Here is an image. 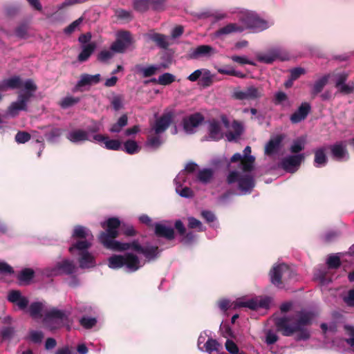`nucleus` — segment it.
Returning <instances> with one entry per match:
<instances>
[{
	"label": "nucleus",
	"instance_id": "obj_14",
	"mask_svg": "<svg viewBox=\"0 0 354 354\" xmlns=\"http://www.w3.org/2000/svg\"><path fill=\"white\" fill-rule=\"evenodd\" d=\"M131 42L132 39L129 32H120L116 40L111 44V50L114 53H123L131 46Z\"/></svg>",
	"mask_w": 354,
	"mask_h": 354
},
{
	"label": "nucleus",
	"instance_id": "obj_26",
	"mask_svg": "<svg viewBox=\"0 0 354 354\" xmlns=\"http://www.w3.org/2000/svg\"><path fill=\"white\" fill-rule=\"evenodd\" d=\"M66 138L73 143L93 140L89 138L88 132L83 129H75L69 132L66 136Z\"/></svg>",
	"mask_w": 354,
	"mask_h": 354
},
{
	"label": "nucleus",
	"instance_id": "obj_49",
	"mask_svg": "<svg viewBox=\"0 0 354 354\" xmlns=\"http://www.w3.org/2000/svg\"><path fill=\"white\" fill-rule=\"evenodd\" d=\"M119 228H120L122 233L126 236H134L138 233L131 224L120 223Z\"/></svg>",
	"mask_w": 354,
	"mask_h": 354
},
{
	"label": "nucleus",
	"instance_id": "obj_24",
	"mask_svg": "<svg viewBox=\"0 0 354 354\" xmlns=\"http://www.w3.org/2000/svg\"><path fill=\"white\" fill-rule=\"evenodd\" d=\"M212 18L214 21H220L230 18L228 12L223 10H203L201 12V21L205 19ZM202 24L201 23V26Z\"/></svg>",
	"mask_w": 354,
	"mask_h": 354
},
{
	"label": "nucleus",
	"instance_id": "obj_1",
	"mask_svg": "<svg viewBox=\"0 0 354 354\" xmlns=\"http://www.w3.org/2000/svg\"><path fill=\"white\" fill-rule=\"evenodd\" d=\"M254 162L255 157L251 155V147L247 146L243 154L234 153L228 162L227 182L229 185L236 184L241 195L250 194L255 186Z\"/></svg>",
	"mask_w": 354,
	"mask_h": 354
},
{
	"label": "nucleus",
	"instance_id": "obj_45",
	"mask_svg": "<svg viewBox=\"0 0 354 354\" xmlns=\"http://www.w3.org/2000/svg\"><path fill=\"white\" fill-rule=\"evenodd\" d=\"M151 6L149 0H134L133 8L140 12H144L149 10Z\"/></svg>",
	"mask_w": 354,
	"mask_h": 354
},
{
	"label": "nucleus",
	"instance_id": "obj_21",
	"mask_svg": "<svg viewBox=\"0 0 354 354\" xmlns=\"http://www.w3.org/2000/svg\"><path fill=\"white\" fill-rule=\"evenodd\" d=\"M93 140L97 142H104L106 149L109 150L118 151L122 149L121 142L118 140L109 139V137L102 134H95Z\"/></svg>",
	"mask_w": 354,
	"mask_h": 354
},
{
	"label": "nucleus",
	"instance_id": "obj_55",
	"mask_svg": "<svg viewBox=\"0 0 354 354\" xmlns=\"http://www.w3.org/2000/svg\"><path fill=\"white\" fill-rule=\"evenodd\" d=\"M113 53L111 50H104L100 51L97 55V60L102 63H106L113 57Z\"/></svg>",
	"mask_w": 354,
	"mask_h": 354
},
{
	"label": "nucleus",
	"instance_id": "obj_6",
	"mask_svg": "<svg viewBox=\"0 0 354 354\" xmlns=\"http://www.w3.org/2000/svg\"><path fill=\"white\" fill-rule=\"evenodd\" d=\"M327 267L322 266L317 268L314 274V279L321 285H326L333 280L330 269L337 268L340 266V258L337 254H333L328 257Z\"/></svg>",
	"mask_w": 354,
	"mask_h": 354
},
{
	"label": "nucleus",
	"instance_id": "obj_18",
	"mask_svg": "<svg viewBox=\"0 0 354 354\" xmlns=\"http://www.w3.org/2000/svg\"><path fill=\"white\" fill-rule=\"evenodd\" d=\"M75 271V266L73 261L64 259L56 263V265L51 269L50 274L53 276H57L62 274H72Z\"/></svg>",
	"mask_w": 354,
	"mask_h": 354
},
{
	"label": "nucleus",
	"instance_id": "obj_62",
	"mask_svg": "<svg viewBox=\"0 0 354 354\" xmlns=\"http://www.w3.org/2000/svg\"><path fill=\"white\" fill-rule=\"evenodd\" d=\"M29 337L34 343H41L44 338V333L41 331L31 330L30 332Z\"/></svg>",
	"mask_w": 354,
	"mask_h": 354
},
{
	"label": "nucleus",
	"instance_id": "obj_22",
	"mask_svg": "<svg viewBox=\"0 0 354 354\" xmlns=\"http://www.w3.org/2000/svg\"><path fill=\"white\" fill-rule=\"evenodd\" d=\"M310 111V106L307 102H303L298 109L290 118L292 123L297 124L304 120Z\"/></svg>",
	"mask_w": 354,
	"mask_h": 354
},
{
	"label": "nucleus",
	"instance_id": "obj_30",
	"mask_svg": "<svg viewBox=\"0 0 354 354\" xmlns=\"http://www.w3.org/2000/svg\"><path fill=\"white\" fill-rule=\"evenodd\" d=\"M91 246V243L86 239H81L73 243L69 248V252L74 254L77 251V254L88 251V249Z\"/></svg>",
	"mask_w": 354,
	"mask_h": 354
},
{
	"label": "nucleus",
	"instance_id": "obj_59",
	"mask_svg": "<svg viewBox=\"0 0 354 354\" xmlns=\"http://www.w3.org/2000/svg\"><path fill=\"white\" fill-rule=\"evenodd\" d=\"M214 171L212 169H203L201 170V183H207L213 177Z\"/></svg>",
	"mask_w": 354,
	"mask_h": 354
},
{
	"label": "nucleus",
	"instance_id": "obj_19",
	"mask_svg": "<svg viewBox=\"0 0 354 354\" xmlns=\"http://www.w3.org/2000/svg\"><path fill=\"white\" fill-rule=\"evenodd\" d=\"M331 155L334 159L338 161L347 160L348 153L345 142H339L330 147Z\"/></svg>",
	"mask_w": 354,
	"mask_h": 354
},
{
	"label": "nucleus",
	"instance_id": "obj_63",
	"mask_svg": "<svg viewBox=\"0 0 354 354\" xmlns=\"http://www.w3.org/2000/svg\"><path fill=\"white\" fill-rule=\"evenodd\" d=\"M292 80H297L301 75L306 74V70L301 67H296L290 70Z\"/></svg>",
	"mask_w": 354,
	"mask_h": 354
},
{
	"label": "nucleus",
	"instance_id": "obj_46",
	"mask_svg": "<svg viewBox=\"0 0 354 354\" xmlns=\"http://www.w3.org/2000/svg\"><path fill=\"white\" fill-rule=\"evenodd\" d=\"M201 215L210 227H215L217 226V220L214 213L210 211H203Z\"/></svg>",
	"mask_w": 354,
	"mask_h": 354
},
{
	"label": "nucleus",
	"instance_id": "obj_12",
	"mask_svg": "<svg viewBox=\"0 0 354 354\" xmlns=\"http://www.w3.org/2000/svg\"><path fill=\"white\" fill-rule=\"evenodd\" d=\"M271 299L266 296H259L247 300H238L234 307H245L252 310H257L259 308H268L271 304Z\"/></svg>",
	"mask_w": 354,
	"mask_h": 354
},
{
	"label": "nucleus",
	"instance_id": "obj_50",
	"mask_svg": "<svg viewBox=\"0 0 354 354\" xmlns=\"http://www.w3.org/2000/svg\"><path fill=\"white\" fill-rule=\"evenodd\" d=\"M6 80L8 88L15 89L22 86V82L19 76H14L10 78L6 79Z\"/></svg>",
	"mask_w": 354,
	"mask_h": 354
},
{
	"label": "nucleus",
	"instance_id": "obj_4",
	"mask_svg": "<svg viewBox=\"0 0 354 354\" xmlns=\"http://www.w3.org/2000/svg\"><path fill=\"white\" fill-rule=\"evenodd\" d=\"M237 18L245 27V30L248 28L254 32L263 31L273 24L272 21L262 19L248 11H239Z\"/></svg>",
	"mask_w": 354,
	"mask_h": 354
},
{
	"label": "nucleus",
	"instance_id": "obj_28",
	"mask_svg": "<svg viewBox=\"0 0 354 354\" xmlns=\"http://www.w3.org/2000/svg\"><path fill=\"white\" fill-rule=\"evenodd\" d=\"M282 138L279 136L272 138L265 147V154L273 156L276 154L280 147Z\"/></svg>",
	"mask_w": 354,
	"mask_h": 354
},
{
	"label": "nucleus",
	"instance_id": "obj_52",
	"mask_svg": "<svg viewBox=\"0 0 354 354\" xmlns=\"http://www.w3.org/2000/svg\"><path fill=\"white\" fill-rule=\"evenodd\" d=\"M80 102L79 97H75L72 96H68L64 97L62 102H60V106L63 109H66L70 106H72L76 104H77Z\"/></svg>",
	"mask_w": 354,
	"mask_h": 354
},
{
	"label": "nucleus",
	"instance_id": "obj_40",
	"mask_svg": "<svg viewBox=\"0 0 354 354\" xmlns=\"http://www.w3.org/2000/svg\"><path fill=\"white\" fill-rule=\"evenodd\" d=\"M214 75L208 70H201V86L207 87L214 82Z\"/></svg>",
	"mask_w": 354,
	"mask_h": 354
},
{
	"label": "nucleus",
	"instance_id": "obj_32",
	"mask_svg": "<svg viewBox=\"0 0 354 354\" xmlns=\"http://www.w3.org/2000/svg\"><path fill=\"white\" fill-rule=\"evenodd\" d=\"M79 256L78 261L81 268H90L95 266L94 257L88 251L83 252L79 254Z\"/></svg>",
	"mask_w": 354,
	"mask_h": 354
},
{
	"label": "nucleus",
	"instance_id": "obj_61",
	"mask_svg": "<svg viewBox=\"0 0 354 354\" xmlns=\"http://www.w3.org/2000/svg\"><path fill=\"white\" fill-rule=\"evenodd\" d=\"M216 53L215 48L207 45H201V56L210 57Z\"/></svg>",
	"mask_w": 354,
	"mask_h": 354
},
{
	"label": "nucleus",
	"instance_id": "obj_51",
	"mask_svg": "<svg viewBox=\"0 0 354 354\" xmlns=\"http://www.w3.org/2000/svg\"><path fill=\"white\" fill-rule=\"evenodd\" d=\"M124 96L122 95H116L113 97L111 104L113 109L118 111L123 108Z\"/></svg>",
	"mask_w": 354,
	"mask_h": 354
},
{
	"label": "nucleus",
	"instance_id": "obj_8",
	"mask_svg": "<svg viewBox=\"0 0 354 354\" xmlns=\"http://www.w3.org/2000/svg\"><path fill=\"white\" fill-rule=\"evenodd\" d=\"M294 274L293 270L284 263L274 266L270 272L271 283L279 288H284L283 280L287 281Z\"/></svg>",
	"mask_w": 354,
	"mask_h": 354
},
{
	"label": "nucleus",
	"instance_id": "obj_43",
	"mask_svg": "<svg viewBox=\"0 0 354 354\" xmlns=\"http://www.w3.org/2000/svg\"><path fill=\"white\" fill-rule=\"evenodd\" d=\"M151 40L156 43V44L164 49L167 48L169 43L167 40V37L160 33H154L151 37Z\"/></svg>",
	"mask_w": 354,
	"mask_h": 354
},
{
	"label": "nucleus",
	"instance_id": "obj_36",
	"mask_svg": "<svg viewBox=\"0 0 354 354\" xmlns=\"http://www.w3.org/2000/svg\"><path fill=\"white\" fill-rule=\"evenodd\" d=\"M273 102L276 105H280L283 108H288L291 106V102L286 93L278 91L274 95Z\"/></svg>",
	"mask_w": 354,
	"mask_h": 354
},
{
	"label": "nucleus",
	"instance_id": "obj_60",
	"mask_svg": "<svg viewBox=\"0 0 354 354\" xmlns=\"http://www.w3.org/2000/svg\"><path fill=\"white\" fill-rule=\"evenodd\" d=\"M219 346L218 343L214 339H209L205 344V351L209 354H214V352H216Z\"/></svg>",
	"mask_w": 354,
	"mask_h": 354
},
{
	"label": "nucleus",
	"instance_id": "obj_23",
	"mask_svg": "<svg viewBox=\"0 0 354 354\" xmlns=\"http://www.w3.org/2000/svg\"><path fill=\"white\" fill-rule=\"evenodd\" d=\"M154 233L158 237H162L167 240L171 241L175 238L174 230L161 223H156L154 225Z\"/></svg>",
	"mask_w": 354,
	"mask_h": 354
},
{
	"label": "nucleus",
	"instance_id": "obj_11",
	"mask_svg": "<svg viewBox=\"0 0 354 354\" xmlns=\"http://www.w3.org/2000/svg\"><path fill=\"white\" fill-rule=\"evenodd\" d=\"M263 95V88L250 86L245 90L236 88L232 93V97L239 100H255Z\"/></svg>",
	"mask_w": 354,
	"mask_h": 354
},
{
	"label": "nucleus",
	"instance_id": "obj_27",
	"mask_svg": "<svg viewBox=\"0 0 354 354\" xmlns=\"http://www.w3.org/2000/svg\"><path fill=\"white\" fill-rule=\"evenodd\" d=\"M51 319H59L62 322L68 321V315L63 310L53 308L45 314L43 322L48 323Z\"/></svg>",
	"mask_w": 354,
	"mask_h": 354
},
{
	"label": "nucleus",
	"instance_id": "obj_2",
	"mask_svg": "<svg viewBox=\"0 0 354 354\" xmlns=\"http://www.w3.org/2000/svg\"><path fill=\"white\" fill-rule=\"evenodd\" d=\"M316 317L314 311L301 310L292 315L277 317L274 324L278 331L286 337L294 335L296 341H306L310 337V326Z\"/></svg>",
	"mask_w": 354,
	"mask_h": 354
},
{
	"label": "nucleus",
	"instance_id": "obj_33",
	"mask_svg": "<svg viewBox=\"0 0 354 354\" xmlns=\"http://www.w3.org/2000/svg\"><path fill=\"white\" fill-rule=\"evenodd\" d=\"M96 48L95 42L88 43L83 46L82 50L77 57V59L80 62H84L88 59Z\"/></svg>",
	"mask_w": 354,
	"mask_h": 354
},
{
	"label": "nucleus",
	"instance_id": "obj_39",
	"mask_svg": "<svg viewBox=\"0 0 354 354\" xmlns=\"http://www.w3.org/2000/svg\"><path fill=\"white\" fill-rule=\"evenodd\" d=\"M198 165L194 162H189L186 165L184 170L181 171L174 179L176 184H180L181 181H184L185 176L187 174H192L197 168Z\"/></svg>",
	"mask_w": 354,
	"mask_h": 354
},
{
	"label": "nucleus",
	"instance_id": "obj_5",
	"mask_svg": "<svg viewBox=\"0 0 354 354\" xmlns=\"http://www.w3.org/2000/svg\"><path fill=\"white\" fill-rule=\"evenodd\" d=\"M108 266L111 269H120L123 266L131 272H135L140 268V260L133 253H126L124 255L113 254L109 258Z\"/></svg>",
	"mask_w": 354,
	"mask_h": 354
},
{
	"label": "nucleus",
	"instance_id": "obj_41",
	"mask_svg": "<svg viewBox=\"0 0 354 354\" xmlns=\"http://www.w3.org/2000/svg\"><path fill=\"white\" fill-rule=\"evenodd\" d=\"M122 150L128 154L132 155L138 153L140 150V147L136 141L128 140L124 143Z\"/></svg>",
	"mask_w": 354,
	"mask_h": 354
},
{
	"label": "nucleus",
	"instance_id": "obj_38",
	"mask_svg": "<svg viewBox=\"0 0 354 354\" xmlns=\"http://www.w3.org/2000/svg\"><path fill=\"white\" fill-rule=\"evenodd\" d=\"M35 272L31 268L23 269L17 275V279L19 281L20 284H28L34 278Z\"/></svg>",
	"mask_w": 354,
	"mask_h": 354
},
{
	"label": "nucleus",
	"instance_id": "obj_54",
	"mask_svg": "<svg viewBox=\"0 0 354 354\" xmlns=\"http://www.w3.org/2000/svg\"><path fill=\"white\" fill-rule=\"evenodd\" d=\"M175 81V76L171 73H165L159 76V84L166 86Z\"/></svg>",
	"mask_w": 354,
	"mask_h": 354
},
{
	"label": "nucleus",
	"instance_id": "obj_57",
	"mask_svg": "<svg viewBox=\"0 0 354 354\" xmlns=\"http://www.w3.org/2000/svg\"><path fill=\"white\" fill-rule=\"evenodd\" d=\"M80 323L84 328L90 329L95 326L97 320L95 318L83 317L80 320Z\"/></svg>",
	"mask_w": 354,
	"mask_h": 354
},
{
	"label": "nucleus",
	"instance_id": "obj_7",
	"mask_svg": "<svg viewBox=\"0 0 354 354\" xmlns=\"http://www.w3.org/2000/svg\"><path fill=\"white\" fill-rule=\"evenodd\" d=\"M258 62L266 64H270L276 61H286L290 58L287 50L281 46H274L268 48L264 52H259L256 54Z\"/></svg>",
	"mask_w": 354,
	"mask_h": 354
},
{
	"label": "nucleus",
	"instance_id": "obj_13",
	"mask_svg": "<svg viewBox=\"0 0 354 354\" xmlns=\"http://www.w3.org/2000/svg\"><path fill=\"white\" fill-rule=\"evenodd\" d=\"M204 118L201 116V126L203 125L208 133V136L204 137L205 140H218L223 137L219 122L212 120L208 122H203Z\"/></svg>",
	"mask_w": 354,
	"mask_h": 354
},
{
	"label": "nucleus",
	"instance_id": "obj_15",
	"mask_svg": "<svg viewBox=\"0 0 354 354\" xmlns=\"http://www.w3.org/2000/svg\"><path fill=\"white\" fill-rule=\"evenodd\" d=\"M30 101L29 94H19L17 100L10 104L8 109V113L12 117H16L19 111L28 110L27 104Z\"/></svg>",
	"mask_w": 354,
	"mask_h": 354
},
{
	"label": "nucleus",
	"instance_id": "obj_42",
	"mask_svg": "<svg viewBox=\"0 0 354 354\" xmlns=\"http://www.w3.org/2000/svg\"><path fill=\"white\" fill-rule=\"evenodd\" d=\"M90 231L85 227L82 225H76L73 229L72 237L73 239H86Z\"/></svg>",
	"mask_w": 354,
	"mask_h": 354
},
{
	"label": "nucleus",
	"instance_id": "obj_17",
	"mask_svg": "<svg viewBox=\"0 0 354 354\" xmlns=\"http://www.w3.org/2000/svg\"><path fill=\"white\" fill-rule=\"evenodd\" d=\"M101 80L102 77L99 73L95 75L82 73L80 75V80L73 88V91H82L83 87L97 84L100 82Z\"/></svg>",
	"mask_w": 354,
	"mask_h": 354
},
{
	"label": "nucleus",
	"instance_id": "obj_56",
	"mask_svg": "<svg viewBox=\"0 0 354 354\" xmlns=\"http://www.w3.org/2000/svg\"><path fill=\"white\" fill-rule=\"evenodd\" d=\"M15 334V329L11 326H6L0 330V335L3 340L10 339Z\"/></svg>",
	"mask_w": 354,
	"mask_h": 354
},
{
	"label": "nucleus",
	"instance_id": "obj_44",
	"mask_svg": "<svg viewBox=\"0 0 354 354\" xmlns=\"http://www.w3.org/2000/svg\"><path fill=\"white\" fill-rule=\"evenodd\" d=\"M306 145V138L304 137H300L293 140L290 151L292 153H298L304 149Z\"/></svg>",
	"mask_w": 354,
	"mask_h": 354
},
{
	"label": "nucleus",
	"instance_id": "obj_10",
	"mask_svg": "<svg viewBox=\"0 0 354 354\" xmlns=\"http://www.w3.org/2000/svg\"><path fill=\"white\" fill-rule=\"evenodd\" d=\"M245 30V27L239 23H228L219 28L212 34L214 40L223 41L229 35L234 33H241Z\"/></svg>",
	"mask_w": 354,
	"mask_h": 354
},
{
	"label": "nucleus",
	"instance_id": "obj_58",
	"mask_svg": "<svg viewBox=\"0 0 354 354\" xmlns=\"http://www.w3.org/2000/svg\"><path fill=\"white\" fill-rule=\"evenodd\" d=\"M31 136L26 131H19L15 135V141L17 143L24 144L30 140Z\"/></svg>",
	"mask_w": 354,
	"mask_h": 354
},
{
	"label": "nucleus",
	"instance_id": "obj_25",
	"mask_svg": "<svg viewBox=\"0 0 354 354\" xmlns=\"http://www.w3.org/2000/svg\"><path fill=\"white\" fill-rule=\"evenodd\" d=\"M199 125V113H195L188 117L183 119V126L184 131L187 133H193L194 127Z\"/></svg>",
	"mask_w": 354,
	"mask_h": 354
},
{
	"label": "nucleus",
	"instance_id": "obj_20",
	"mask_svg": "<svg viewBox=\"0 0 354 354\" xmlns=\"http://www.w3.org/2000/svg\"><path fill=\"white\" fill-rule=\"evenodd\" d=\"M172 113H167L163 114L160 118L156 120L153 127L156 134H160L165 132L169 127L172 122Z\"/></svg>",
	"mask_w": 354,
	"mask_h": 354
},
{
	"label": "nucleus",
	"instance_id": "obj_16",
	"mask_svg": "<svg viewBox=\"0 0 354 354\" xmlns=\"http://www.w3.org/2000/svg\"><path fill=\"white\" fill-rule=\"evenodd\" d=\"M304 160V155L299 153L285 157L281 161V167L288 172L294 173Z\"/></svg>",
	"mask_w": 354,
	"mask_h": 354
},
{
	"label": "nucleus",
	"instance_id": "obj_31",
	"mask_svg": "<svg viewBox=\"0 0 354 354\" xmlns=\"http://www.w3.org/2000/svg\"><path fill=\"white\" fill-rule=\"evenodd\" d=\"M330 77V74H326L318 78L312 85L311 94L317 95L319 93L324 86L328 83Z\"/></svg>",
	"mask_w": 354,
	"mask_h": 354
},
{
	"label": "nucleus",
	"instance_id": "obj_34",
	"mask_svg": "<svg viewBox=\"0 0 354 354\" xmlns=\"http://www.w3.org/2000/svg\"><path fill=\"white\" fill-rule=\"evenodd\" d=\"M161 250L156 245L144 247L142 254L148 261H153L158 258Z\"/></svg>",
	"mask_w": 354,
	"mask_h": 354
},
{
	"label": "nucleus",
	"instance_id": "obj_48",
	"mask_svg": "<svg viewBox=\"0 0 354 354\" xmlns=\"http://www.w3.org/2000/svg\"><path fill=\"white\" fill-rule=\"evenodd\" d=\"M22 86L25 88L26 91L21 94H29L30 99L34 96V93L37 91V86L32 80H27L24 84H22Z\"/></svg>",
	"mask_w": 354,
	"mask_h": 354
},
{
	"label": "nucleus",
	"instance_id": "obj_9",
	"mask_svg": "<svg viewBox=\"0 0 354 354\" xmlns=\"http://www.w3.org/2000/svg\"><path fill=\"white\" fill-rule=\"evenodd\" d=\"M221 120L227 129L225 136L227 141H237L244 131V127L241 122L234 120L231 123L225 115H221Z\"/></svg>",
	"mask_w": 354,
	"mask_h": 354
},
{
	"label": "nucleus",
	"instance_id": "obj_64",
	"mask_svg": "<svg viewBox=\"0 0 354 354\" xmlns=\"http://www.w3.org/2000/svg\"><path fill=\"white\" fill-rule=\"evenodd\" d=\"M337 91L344 95H349L354 93V82H348L346 85L342 87Z\"/></svg>",
	"mask_w": 354,
	"mask_h": 354
},
{
	"label": "nucleus",
	"instance_id": "obj_37",
	"mask_svg": "<svg viewBox=\"0 0 354 354\" xmlns=\"http://www.w3.org/2000/svg\"><path fill=\"white\" fill-rule=\"evenodd\" d=\"M327 156L324 148H319L315 151V165L317 167H322L327 163Z\"/></svg>",
	"mask_w": 354,
	"mask_h": 354
},
{
	"label": "nucleus",
	"instance_id": "obj_53",
	"mask_svg": "<svg viewBox=\"0 0 354 354\" xmlns=\"http://www.w3.org/2000/svg\"><path fill=\"white\" fill-rule=\"evenodd\" d=\"M230 59L236 63L240 64L241 65L249 64L252 66H255L256 64L251 59H248L247 56H239V55H232Z\"/></svg>",
	"mask_w": 354,
	"mask_h": 354
},
{
	"label": "nucleus",
	"instance_id": "obj_47",
	"mask_svg": "<svg viewBox=\"0 0 354 354\" xmlns=\"http://www.w3.org/2000/svg\"><path fill=\"white\" fill-rule=\"evenodd\" d=\"M347 79L348 74L346 73H338L335 75V86L337 88V91L341 89L342 87L347 84Z\"/></svg>",
	"mask_w": 354,
	"mask_h": 354
},
{
	"label": "nucleus",
	"instance_id": "obj_3",
	"mask_svg": "<svg viewBox=\"0 0 354 354\" xmlns=\"http://www.w3.org/2000/svg\"><path fill=\"white\" fill-rule=\"evenodd\" d=\"M120 225V221L116 217L109 218L105 222L102 223L101 226L106 228V231L100 233L99 241L104 248L113 251L123 252L131 249L141 254L144 247L138 240H134L131 243H121L115 240L119 236Z\"/></svg>",
	"mask_w": 354,
	"mask_h": 354
},
{
	"label": "nucleus",
	"instance_id": "obj_35",
	"mask_svg": "<svg viewBox=\"0 0 354 354\" xmlns=\"http://www.w3.org/2000/svg\"><path fill=\"white\" fill-rule=\"evenodd\" d=\"M44 304L40 301H35L30 304L28 312L30 317L33 319H40L43 317L42 311Z\"/></svg>",
	"mask_w": 354,
	"mask_h": 354
},
{
	"label": "nucleus",
	"instance_id": "obj_29",
	"mask_svg": "<svg viewBox=\"0 0 354 354\" xmlns=\"http://www.w3.org/2000/svg\"><path fill=\"white\" fill-rule=\"evenodd\" d=\"M158 69V66L155 65H150L147 67H145L141 64H136L135 66V73L142 75V77L145 78L150 77L156 75Z\"/></svg>",
	"mask_w": 354,
	"mask_h": 354
}]
</instances>
